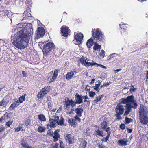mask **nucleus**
Instances as JSON below:
<instances>
[{
    "instance_id": "nucleus-52",
    "label": "nucleus",
    "mask_w": 148,
    "mask_h": 148,
    "mask_svg": "<svg viewBox=\"0 0 148 148\" xmlns=\"http://www.w3.org/2000/svg\"><path fill=\"white\" fill-rule=\"evenodd\" d=\"M59 145L58 143H55V145L53 146L52 148H59Z\"/></svg>"
},
{
    "instance_id": "nucleus-34",
    "label": "nucleus",
    "mask_w": 148,
    "mask_h": 148,
    "mask_svg": "<svg viewBox=\"0 0 148 148\" xmlns=\"http://www.w3.org/2000/svg\"><path fill=\"white\" fill-rule=\"evenodd\" d=\"M25 125L27 126L30 124L31 121L30 120L28 119H26L24 121Z\"/></svg>"
},
{
    "instance_id": "nucleus-6",
    "label": "nucleus",
    "mask_w": 148,
    "mask_h": 148,
    "mask_svg": "<svg viewBox=\"0 0 148 148\" xmlns=\"http://www.w3.org/2000/svg\"><path fill=\"white\" fill-rule=\"evenodd\" d=\"M92 36L95 39L99 41H102L104 37L101 32L98 29H94L93 31Z\"/></svg>"
},
{
    "instance_id": "nucleus-22",
    "label": "nucleus",
    "mask_w": 148,
    "mask_h": 148,
    "mask_svg": "<svg viewBox=\"0 0 148 148\" xmlns=\"http://www.w3.org/2000/svg\"><path fill=\"white\" fill-rule=\"evenodd\" d=\"M94 134L99 136L103 137V131L100 130L99 129L94 132Z\"/></svg>"
},
{
    "instance_id": "nucleus-25",
    "label": "nucleus",
    "mask_w": 148,
    "mask_h": 148,
    "mask_svg": "<svg viewBox=\"0 0 148 148\" xmlns=\"http://www.w3.org/2000/svg\"><path fill=\"white\" fill-rule=\"evenodd\" d=\"M101 48V46L100 45H98V44L96 42L95 43L93 47V49L95 50L98 51Z\"/></svg>"
},
{
    "instance_id": "nucleus-38",
    "label": "nucleus",
    "mask_w": 148,
    "mask_h": 148,
    "mask_svg": "<svg viewBox=\"0 0 148 148\" xmlns=\"http://www.w3.org/2000/svg\"><path fill=\"white\" fill-rule=\"evenodd\" d=\"M122 114H115V116L117 117V119L118 120H121L122 119V118L121 115H122Z\"/></svg>"
},
{
    "instance_id": "nucleus-54",
    "label": "nucleus",
    "mask_w": 148,
    "mask_h": 148,
    "mask_svg": "<svg viewBox=\"0 0 148 148\" xmlns=\"http://www.w3.org/2000/svg\"><path fill=\"white\" fill-rule=\"evenodd\" d=\"M120 127L121 129L124 130L125 129V126L124 124H122L120 125Z\"/></svg>"
},
{
    "instance_id": "nucleus-39",
    "label": "nucleus",
    "mask_w": 148,
    "mask_h": 148,
    "mask_svg": "<svg viewBox=\"0 0 148 148\" xmlns=\"http://www.w3.org/2000/svg\"><path fill=\"white\" fill-rule=\"evenodd\" d=\"M89 94V96L92 97H93L95 95V93L92 91H90Z\"/></svg>"
},
{
    "instance_id": "nucleus-41",
    "label": "nucleus",
    "mask_w": 148,
    "mask_h": 148,
    "mask_svg": "<svg viewBox=\"0 0 148 148\" xmlns=\"http://www.w3.org/2000/svg\"><path fill=\"white\" fill-rule=\"evenodd\" d=\"M59 131V130H57L55 131L53 134V135H55L56 136H57L60 137L59 134L58 133Z\"/></svg>"
},
{
    "instance_id": "nucleus-5",
    "label": "nucleus",
    "mask_w": 148,
    "mask_h": 148,
    "mask_svg": "<svg viewBox=\"0 0 148 148\" xmlns=\"http://www.w3.org/2000/svg\"><path fill=\"white\" fill-rule=\"evenodd\" d=\"M51 118L49 120V125L52 127H55L59 125L58 120L59 119V117L53 114H50Z\"/></svg>"
},
{
    "instance_id": "nucleus-44",
    "label": "nucleus",
    "mask_w": 148,
    "mask_h": 148,
    "mask_svg": "<svg viewBox=\"0 0 148 148\" xmlns=\"http://www.w3.org/2000/svg\"><path fill=\"white\" fill-rule=\"evenodd\" d=\"M21 145H22V146L23 147H24L25 148H27L29 146L28 145V144L27 143H21Z\"/></svg>"
},
{
    "instance_id": "nucleus-17",
    "label": "nucleus",
    "mask_w": 148,
    "mask_h": 148,
    "mask_svg": "<svg viewBox=\"0 0 148 148\" xmlns=\"http://www.w3.org/2000/svg\"><path fill=\"white\" fill-rule=\"evenodd\" d=\"M58 74V72L57 70L54 71V74L52 76L49 77L48 79V82L50 83L53 81L56 78Z\"/></svg>"
},
{
    "instance_id": "nucleus-32",
    "label": "nucleus",
    "mask_w": 148,
    "mask_h": 148,
    "mask_svg": "<svg viewBox=\"0 0 148 148\" xmlns=\"http://www.w3.org/2000/svg\"><path fill=\"white\" fill-rule=\"evenodd\" d=\"M100 86V83L95 84V86L94 87V89L97 91V92H99V87Z\"/></svg>"
},
{
    "instance_id": "nucleus-59",
    "label": "nucleus",
    "mask_w": 148,
    "mask_h": 148,
    "mask_svg": "<svg viewBox=\"0 0 148 148\" xmlns=\"http://www.w3.org/2000/svg\"><path fill=\"white\" fill-rule=\"evenodd\" d=\"M5 128L4 127H0V133H2L4 131Z\"/></svg>"
},
{
    "instance_id": "nucleus-33",
    "label": "nucleus",
    "mask_w": 148,
    "mask_h": 148,
    "mask_svg": "<svg viewBox=\"0 0 148 148\" xmlns=\"http://www.w3.org/2000/svg\"><path fill=\"white\" fill-rule=\"evenodd\" d=\"M64 121L63 118L62 117H61L59 120V121H58L59 125H63L64 123Z\"/></svg>"
},
{
    "instance_id": "nucleus-12",
    "label": "nucleus",
    "mask_w": 148,
    "mask_h": 148,
    "mask_svg": "<svg viewBox=\"0 0 148 148\" xmlns=\"http://www.w3.org/2000/svg\"><path fill=\"white\" fill-rule=\"evenodd\" d=\"M148 111L145 107L143 105H140L139 111V116L147 115Z\"/></svg>"
},
{
    "instance_id": "nucleus-14",
    "label": "nucleus",
    "mask_w": 148,
    "mask_h": 148,
    "mask_svg": "<svg viewBox=\"0 0 148 148\" xmlns=\"http://www.w3.org/2000/svg\"><path fill=\"white\" fill-rule=\"evenodd\" d=\"M83 38V34L80 33H78L76 34L75 36V38L77 42H79L78 44L81 43Z\"/></svg>"
},
{
    "instance_id": "nucleus-49",
    "label": "nucleus",
    "mask_w": 148,
    "mask_h": 148,
    "mask_svg": "<svg viewBox=\"0 0 148 148\" xmlns=\"http://www.w3.org/2000/svg\"><path fill=\"white\" fill-rule=\"evenodd\" d=\"M71 100V106L72 107H74L75 106V104L76 103V102H75L74 101H73L72 100Z\"/></svg>"
},
{
    "instance_id": "nucleus-30",
    "label": "nucleus",
    "mask_w": 148,
    "mask_h": 148,
    "mask_svg": "<svg viewBox=\"0 0 148 148\" xmlns=\"http://www.w3.org/2000/svg\"><path fill=\"white\" fill-rule=\"evenodd\" d=\"M65 105L66 108L69 109L71 106V100L68 99L66 101Z\"/></svg>"
},
{
    "instance_id": "nucleus-58",
    "label": "nucleus",
    "mask_w": 148,
    "mask_h": 148,
    "mask_svg": "<svg viewBox=\"0 0 148 148\" xmlns=\"http://www.w3.org/2000/svg\"><path fill=\"white\" fill-rule=\"evenodd\" d=\"M5 119V117L2 116L0 118V123L2 122L3 121V120Z\"/></svg>"
},
{
    "instance_id": "nucleus-9",
    "label": "nucleus",
    "mask_w": 148,
    "mask_h": 148,
    "mask_svg": "<svg viewBox=\"0 0 148 148\" xmlns=\"http://www.w3.org/2000/svg\"><path fill=\"white\" fill-rule=\"evenodd\" d=\"M125 106L120 103L117 105L115 109V112L117 114H123Z\"/></svg>"
},
{
    "instance_id": "nucleus-26",
    "label": "nucleus",
    "mask_w": 148,
    "mask_h": 148,
    "mask_svg": "<svg viewBox=\"0 0 148 148\" xmlns=\"http://www.w3.org/2000/svg\"><path fill=\"white\" fill-rule=\"evenodd\" d=\"M38 118L40 121H42L45 122L46 120L45 117L43 115L40 114L38 116Z\"/></svg>"
},
{
    "instance_id": "nucleus-40",
    "label": "nucleus",
    "mask_w": 148,
    "mask_h": 148,
    "mask_svg": "<svg viewBox=\"0 0 148 148\" xmlns=\"http://www.w3.org/2000/svg\"><path fill=\"white\" fill-rule=\"evenodd\" d=\"M6 104V101L4 100H2L0 101V106H3L5 105Z\"/></svg>"
},
{
    "instance_id": "nucleus-8",
    "label": "nucleus",
    "mask_w": 148,
    "mask_h": 148,
    "mask_svg": "<svg viewBox=\"0 0 148 148\" xmlns=\"http://www.w3.org/2000/svg\"><path fill=\"white\" fill-rule=\"evenodd\" d=\"M75 112L76 114L74 117L75 120H77L79 122H80L81 119L79 117L82 116V114L83 112V109L82 108H77L75 109Z\"/></svg>"
},
{
    "instance_id": "nucleus-21",
    "label": "nucleus",
    "mask_w": 148,
    "mask_h": 148,
    "mask_svg": "<svg viewBox=\"0 0 148 148\" xmlns=\"http://www.w3.org/2000/svg\"><path fill=\"white\" fill-rule=\"evenodd\" d=\"M79 143L80 147L81 148H84L85 147L86 145L87 144V142L84 140L83 139H79Z\"/></svg>"
},
{
    "instance_id": "nucleus-43",
    "label": "nucleus",
    "mask_w": 148,
    "mask_h": 148,
    "mask_svg": "<svg viewBox=\"0 0 148 148\" xmlns=\"http://www.w3.org/2000/svg\"><path fill=\"white\" fill-rule=\"evenodd\" d=\"M50 110L51 112V114H53L54 115H56V113H55V112L56 110V109H53L52 110L51 109V110Z\"/></svg>"
},
{
    "instance_id": "nucleus-60",
    "label": "nucleus",
    "mask_w": 148,
    "mask_h": 148,
    "mask_svg": "<svg viewBox=\"0 0 148 148\" xmlns=\"http://www.w3.org/2000/svg\"><path fill=\"white\" fill-rule=\"evenodd\" d=\"M122 69H117L116 70H114V72H115V73H117L119 71L121 70Z\"/></svg>"
},
{
    "instance_id": "nucleus-3",
    "label": "nucleus",
    "mask_w": 148,
    "mask_h": 148,
    "mask_svg": "<svg viewBox=\"0 0 148 148\" xmlns=\"http://www.w3.org/2000/svg\"><path fill=\"white\" fill-rule=\"evenodd\" d=\"M80 61L82 65H84L86 67H88L90 66L97 65L101 68L106 69L104 66L96 63L94 61H92L91 60L88 59L87 58L83 56L80 59Z\"/></svg>"
},
{
    "instance_id": "nucleus-11",
    "label": "nucleus",
    "mask_w": 148,
    "mask_h": 148,
    "mask_svg": "<svg viewBox=\"0 0 148 148\" xmlns=\"http://www.w3.org/2000/svg\"><path fill=\"white\" fill-rule=\"evenodd\" d=\"M64 138L66 142L69 144H72L74 143V136L70 134H66Z\"/></svg>"
},
{
    "instance_id": "nucleus-42",
    "label": "nucleus",
    "mask_w": 148,
    "mask_h": 148,
    "mask_svg": "<svg viewBox=\"0 0 148 148\" xmlns=\"http://www.w3.org/2000/svg\"><path fill=\"white\" fill-rule=\"evenodd\" d=\"M105 55V52L103 50H101V52L100 53V56L102 58H103Z\"/></svg>"
},
{
    "instance_id": "nucleus-57",
    "label": "nucleus",
    "mask_w": 148,
    "mask_h": 148,
    "mask_svg": "<svg viewBox=\"0 0 148 148\" xmlns=\"http://www.w3.org/2000/svg\"><path fill=\"white\" fill-rule=\"evenodd\" d=\"M67 114L68 115H70V114H71V115L72 116H73V115H74V113H73V112L72 111H69V112H67Z\"/></svg>"
},
{
    "instance_id": "nucleus-16",
    "label": "nucleus",
    "mask_w": 148,
    "mask_h": 148,
    "mask_svg": "<svg viewBox=\"0 0 148 148\" xmlns=\"http://www.w3.org/2000/svg\"><path fill=\"white\" fill-rule=\"evenodd\" d=\"M61 32L62 36H67L68 34V29L66 26H62L61 28Z\"/></svg>"
},
{
    "instance_id": "nucleus-47",
    "label": "nucleus",
    "mask_w": 148,
    "mask_h": 148,
    "mask_svg": "<svg viewBox=\"0 0 148 148\" xmlns=\"http://www.w3.org/2000/svg\"><path fill=\"white\" fill-rule=\"evenodd\" d=\"M53 131L51 130H49L47 132V134L49 136L53 135Z\"/></svg>"
},
{
    "instance_id": "nucleus-53",
    "label": "nucleus",
    "mask_w": 148,
    "mask_h": 148,
    "mask_svg": "<svg viewBox=\"0 0 148 148\" xmlns=\"http://www.w3.org/2000/svg\"><path fill=\"white\" fill-rule=\"evenodd\" d=\"M22 128L21 127H18L17 128H16L15 129V132H18Z\"/></svg>"
},
{
    "instance_id": "nucleus-24",
    "label": "nucleus",
    "mask_w": 148,
    "mask_h": 148,
    "mask_svg": "<svg viewBox=\"0 0 148 148\" xmlns=\"http://www.w3.org/2000/svg\"><path fill=\"white\" fill-rule=\"evenodd\" d=\"M119 25L120 27L121 28V33H124L126 30V27L125 26V25L123 23L122 24H120Z\"/></svg>"
},
{
    "instance_id": "nucleus-19",
    "label": "nucleus",
    "mask_w": 148,
    "mask_h": 148,
    "mask_svg": "<svg viewBox=\"0 0 148 148\" xmlns=\"http://www.w3.org/2000/svg\"><path fill=\"white\" fill-rule=\"evenodd\" d=\"M19 105V102L18 100L15 101L12 104L9 108V110L10 111H12L14 110L15 108Z\"/></svg>"
},
{
    "instance_id": "nucleus-56",
    "label": "nucleus",
    "mask_w": 148,
    "mask_h": 148,
    "mask_svg": "<svg viewBox=\"0 0 148 148\" xmlns=\"http://www.w3.org/2000/svg\"><path fill=\"white\" fill-rule=\"evenodd\" d=\"M22 73L23 75V77H25L27 76V73H26L25 71H22Z\"/></svg>"
},
{
    "instance_id": "nucleus-20",
    "label": "nucleus",
    "mask_w": 148,
    "mask_h": 148,
    "mask_svg": "<svg viewBox=\"0 0 148 148\" xmlns=\"http://www.w3.org/2000/svg\"><path fill=\"white\" fill-rule=\"evenodd\" d=\"M127 139L123 138L119 140L118 142V143L119 145L123 146L127 145Z\"/></svg>"
},
{
    "instance_id": "nucleus-48",
    "label": "nucleus",
    "mask_w": 148,
    "mask_h": 148,
    "mask_svg": "<svg viewBox=\"0 0 148 148\" xmlns=\"http://www.w3.org/2000/svg\"><path fill=\"white\" fill-rule=\"evenodd\" d=\"M131 87H132L130 88V91L131 92H134L135 91L136 89L133 86L131 85Z\"/></svg>"
},
{
    "instance_id": "nucleus-2",
    "label": "nucleus",
    "mask_w": 148,
    "mask_h": 148,
    "mask_svg": "<svg viewBox=\"0 0 148 148\" xmlns=\"http://www.w3.org/2000/svg\"><path fill=\"white\" fill-rule=\"evenodd\" d=\"M122 99L121 103L126 104L125 106L126 110L124 114L125 116L130 113L132 108H136L137 104L136 103V101L134 100V97L133 95L128 96L126 98H123Z\"/></svg>"
},
{
    "instance_id": "nucleus-7",
    "label": "nucleus",
    "mask_w": 148,
    "mask_h": 148,
    "mask_svg": "<svg viewBox=\"0 0 148 148\" xmlns=\"http://www.w3.org/2000/svg\"><path fill=\"white\" fill-rule=\"evenodd\" d=\"M50 87L47 86L42 89L38 94L37 97L38 99H41L50 90Z\"/></svg>"
},
{
    "instance_id": "nucleus-55",
    "label": "nucleus",
    "mask_w": 148,
    "mask_h": 148,
    "mask_svg": "<svg viewBox=\"0 0 148 148\" xmlns=\"http://www.w3.org/2000/svg\"><path fill=\"white\" fill-rule=\"evenodd\" d=\"M60 148H64V147L63 146V142L62 141H60Z\"/></svg>"
},
{
    "instance_id": "nucleus-35",
    "label": "nucleus",
    "mask_w": 148,
    "mask_h": 148,
    "mask_svg": "<svg viewBox=\"0 0 148 148\" xmlns=\"http://www.w3.org/2000/svg\"><path fill=\"white\" fill-rule=\"evenodd\" d=\"M47 102L48 104V106L49 110L52 109V104L51 103V101L49 99H48Z\"/></svg>"
},
{
    "instance_id": "nucleus-15",
    "label": "nucleus",
    "mask_w": 148,
    "mask_h": 148,
    "mask_svg": "<svg viewBox=\"0 0 148 148\" xmlns=\"http://www.w3.org/2000/svg\"><path fill=\"white\" fill-rule=\"evenodd\" d=\"M139 119L141 123L143 125L147 124L148 123V117L147 115L140 116Z\"/></svg>"
},
{
    "instance_id": "nucleus-51",
    "label": "nucleus",
    "mask_w": 148,
    "mask_h": 148,
    "mask_svg": "<svg viewBox=\"0 0 148 148\" xmlns=\"http://www.w3.org/2000/svg\"><path fill=\"white\" fill-rule=\"evenodd\" d=\"M116 54L115 53H113L112 54H111L109 56V59L112 58L114 57H115V55Z\"/></svg>"
},
{
    "instance_id": "nucleus-29",
    "label": "nucleus",
    "mask_w": 148,
    "mask_h": 148,
    "mask_svg": "<svg viewBox=\"0 0 148 148\" xmlns=\"http://www.w3.org/2000/svg\"><path fill=\"white\" fill-rule=\"evenodd\" d=\"M103 96V95H101L100 96H98L96 97L95 100L92 101V103L95 104L100 101L102 98Z\"/></svg>"
},
{
    "instance_id": "nucleus-50",
    "label": "nucleus",
    "mask_w": 148,
    "mask_h": 148,
    "mask_svg": "<svg viewBox=\"0 0 148 148\" xmlns=\"http://www.w3.org/2000/svg\"><path fill=\"white\" fill-rule=\"evenodd\" d=\"M74 120L73 119H69L68 120V122L69 123H72L73 122Z\"/></svg>"
},
{
    "instance_id": "nucleus-1",
    "label": "nucleus",
    "mask_w": 148,
    "mask_h": 148,
    "mask_svg": "<svg viewBox=\"0 0 148 148\" xmlns=\"http://www.w3.org/2000/svg\"><path fill=\"white\" fill-rule=\"evenodd\" d=\"M31 35L26 29L20 30L15 35L16 40L13 42V45L20 49H24L29 43Z\"/></svg>"
},
{
    "instance_id": "nucleus-61",
    "label": "nucleus",
    "mask_w": 148,
    "mask_h": 148,
    "mask_svg": "<svg viewBox=\"0 0 148 148\" xmlns=\"http://www.w3.org/2000/svg\"><path fill=\"white\" fill-rule=\"evenodd\" d=\"M62 110V107H60L57 110V112L58 113H59Z\"/></svg>"
},
{
    "instance_id": "nucleus-37",
    "label": "nucleus",
    "mask_w": 148,
    "mask_h": 148,
    "mask_svg": "<svg viewBox=\"0 0 148 148\" xmlns=\"http://www.w3.org/2000/svg\"><path fill=\"white\" fill-rule=\"evenodd\" d=\"M12 122L13 121L12 120H10L8 122H6L5 125L8 127H10Z\"/></svg>"
},
{
    "instance_id": "nucleus-64",
    "label": "nucleus",
    "mask_w": 148,
    "mask_h": 148,
    "mask_svg": "<svg viewBox=\"0 0 148 148\" xmlns=\"http://www.w3.org/2000/svg\"><path fill=\"white\" fill-rule=\"evenodd\" d=\"M75 119L73 121V122L72 123L73 125H74L75 126L77 125V123L75 122Z\"/></svg>"
},
{
    "instance_id": "nucleus-46",
    "label": "nucleus",
    "mask_w": 148,
    "mask_h": 148,
    "mask_svg": "<svg viewBox=\"0 0 148 148\" xmlns=\"http://www.w3.org/2000/svg\"><path fill=\"white\" fill-rule=\"evenodd\" d=\"M110 132H107L108 135L106 136V138H105V142H106L108 140L109 138V137L110 135Z\"/></svg>"
},
{
    "instance_id": "nucleus-13",
    "label": "nucleus",
    "mask_w": 148,
    "mask_h": 148,
    "mask_svg": "<svg viewBox=\"0 0 148 148\" xmlns=\"http://www.w3.org/2000/svg\"><path fill=\"white\" fill-rule=\"evenodd\" d=\"M76 74V72L75 71H71L69 72L66 75V78L68 80L73 78L75 77V75Z\"/></svg>"
},
{
    "instance_id": "nucleus-23",
    "label": "nucleus",
    "mask_w": 148,
    "mask_h": 148,
    "mask_svg": "<svg viewBox=\"0 0 148 148\" xmlns=\"http://www.w3.org/2000/svg\"><path fill=\"white\" fill-rule=\"evenodd\" d=\"M93 40L91 38L88 40L86 43V45L88 48H90L91 46H92L93 45Z\"/></svg>"
},
{
    "instance_id": "nucleus-36",
    "label": "nucleus",
    "mask_w": 148,
    "mask_h": 148,
    "mask_svg": "<svg viewBox=\"0 0 148 148\" xmlns=\"http://www.w3.org/2000/svg\"><path fill=\"white\" fill-rule=\"evenodd\" d=\"M133 120L130 118H128L127 117H126L125 119V121L127 123H129L131 122H132Z\"/></svg>"
},
{
    "instance_id": "nucleus-62",
    "label": "nucleus",
    "mask_w": 148,
    "mask_h": 148,
    "mask_svg": "<svg viewBox=\"0 0 148 148\" xmlns=\"http://www.w3.org/2000/svg\"><path fill=\"white\" fill-rule=\"evenodd\" d=\"M82 99H88V97L87 96H83Z\"/></svg>"
},
{
    "instance_id": "nucleus-4",
    "label": "nucleus",
    "mask_w": 148,
    "mask_h": 148,
    "mask_svg": "<svg viewBox=\"0 0 148 148\" xmlns=\"http://www.w3.org/2000/svg\"><path fill=\"white\" fill-rule=\"evenodd\" d=\"M55 49L53 43L49 42L44 45L43 47V52L44 54L48 55L52 52Z\"/></svg>"
},
{
    "instance_id": "nucleus-63",
    "label": "nucleus",
    "mask_w": 148,
    "mask_h": 148,
    "mask_svg": "<svg viewBox=\"0 0 148 148\" xmlns=\"http://www.w3.org/2000/svg\"><path fill=\"white\" fill-rule=\"evenodd\" d=\"M95 79H92L91 81L90 82V84H91L92 83H93L94 82V81Z\"/></svg>"
},
{
    "instance_id": "nucleus-31",
    "label": "nucleus",
    "mask_w": 148,
    "mask_h": 148,
    "mask_svg": "<svg viewBox=\"0 0 148 148\" xmlns=\"http://www.w3.org/2000/svg\"><path fill=\"white\" fill-rule=\"evenodd\" d=\"M26 95V94H25L24 95H22V96H21L19 98V102L21 103H22L23 101H25V97Z\"/></svg>"
},
{
    "instance_id": "nucleus-28",
    "label": "nucleus",
    "mask_w": 148,
    "mask_h": 148,
    "mask_svg": "<svg viewBox=\"0 0 148 148\" xmlns=\"http://www.w3.org/2000/svg\"><path fill=\"white\" fill-rule=\"evenodd\" d=\"M45 129L44 127L40 126L38 127L37 130L39 132L42 133L45 131Z\"/></svg>"
},
{
    "instance_id": "nucleus-27",
    "label": "nucleus",
    "mask_w": 148,
    "mask_h": 148,
    "mask_svg": "<svg viewBox=\"0 0 148 148\" xmlns=\"http://www.w3.org/2000/svg\"><path fill=\"white\" fill-rule=\"evenodd\" d=\"M107 126V123L106 121H104L101 123V129L103 130H105Z\"/></svg>"
},
{
    "instance_id": "nucleus-18",
    "label": "nucleus",
    "mask_w": 148,
    "mask_h": 148,
    "mask_svg": "<svg viewBox=\"0 0 148 148\" xmlns=\"http://www.w3.org/2000/svg\"><path fill=\"white\" fill-rule=\"evenodd\" d=\"M75 96L76 103L78 104H80L83 102V96H81L78 94L77 93L76 94Z\"/></svg>"
},
{
    "instance_id": "nucleus-10",
    "label": "nucleus",
    "mask_w": 148,
    "mask_h": 148,
    "mask_svg": "<svg viewBox=\"0 0 148 148\" xmlns=\"http://www.w3.org/2000/svg\"><path fill=\"white\" fill-rule=\"evenodd\" d=\"M45 33V31L43 28L38 27L37 30V33L35 36V38L38 39L40 37H42Z\"/></svg>"
},
{
    "instance_id": "nucleus-45",
    "label": "nucleus",
    "mask_w": 148,
    "mask_h": 148,
    "mask_svg": "<svg viewBox=\"0 0 148 148\" xmlns=\"http://www.w3.org/2000/svg\"><path fill=\"white\" fill-rule=\"evenodd\" d=\"M52 136L54 139L53 141L54 142L57 141L58 140V138H60V137L57 136H56L55 135H53Z\"/></svg>"
}]
</instances>
